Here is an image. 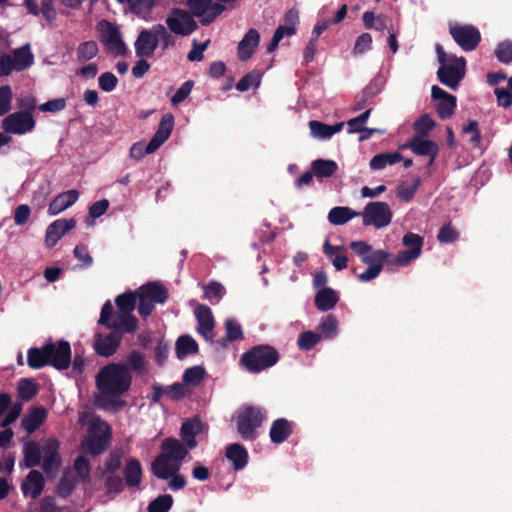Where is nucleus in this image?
Here are the masks:
<instances>
[{
  "label": "nucleus",
  "mask_w": 512,
  "mask_h": 512,
  "mask_svg": "<svg viewBox=\"0 0 512 512\" xmlns=\"http://www.w3.org/2000/svg\"><path fill=\"white\" fill-rule=\"evenodd\" d=\"M131 384L132 375L124 365L110 363L102 367L96 375V387L100 392L98 405L107 411L122 410L127 403L120 397L130 390Z\"/></svg>",
  "instance_id": "obj_1"
},
{
  "label": "nucleus",
  "mask_w": 512,
  "mask_h": 512,
  "mask_svg": "<svg viewBox=\"0 0 512 512\" xmlns=\"http://www.w3.org/2000/svg\"><path fill=\"white\" fill-rule=\"evenodd\" d=\"M435 50L440 64L437 70L439 82L456 90L466 74V59L462 56L447 54L440 44H436Z\"/></svg>",
  "instance_id": "obj_2"
},
{
  "label": "nucleus",
  "mask_w": 512,
  "mask_h": 512,
  "mask_svg": "<svg viewBox=\"0 0 512 512\" xmlns=\"http://www.w3.org/2000/svg\"><path fill=\"white\" fill-rule=\"evenodd\" d=\"M280 354L268 344H259L250 348L240 357L241 366L251 374H258L278 363Z\"/></svg>",
  "instance_id": "obj_3"
},
{
  "label": "nucleus",
  "mask_w": 512,
  "mask_h": 512,
  "mask_svg": "<svg viewBox=\"0 0 512 512\" xmlns=\"http://www.w3.org/2000/svg\"><path fill=\"white\" fill-rule=\"evenodd\" d=\"M174 127V116L167 113L162 116L157 131L148 144L143 142L134 143L129 151L131 158L141 160L146 154L154 153L170 137Z\"/></svg>",
  "instance_id": "obj_4"
},
{
  "label": "nucleus",
  "mask_w": 512,
  "mask_h": 512,
  "mask_svg": "<svg viewBox=\"0 0 512 512\" xmlns=\"http://www.w3.org/2000/svg\"><path fill=\"white\" fill-rule=\"evenodd\" d=\"M266 410L258 406H245L237 415V431L245 441H253L257 438V430L266 420Z\"/></svg>",
  "instance_id": "obj_5"
},
{
  "label": "nucleus",
  "mask_w": 512,
  "mask_h": 512,
  "mask_svg": "<svg viewBox=\"0 0 512 512\" xmlns=\"http://www.w3.org/2000/svg\"><path fill=\"white\" fill-rule=\"evenodd\" d=\"M99 324L111 329L115 333L123 334L134 333L138 329V320L132 314L124 312H113V306L110 301H106L101 309Z\"/></svg>",
  "instance_id": "obj_6"
},
{
  "label": "nucleus",
  "mask_w": 512,
  "mask_h": 512,
  "mask_svg": "<svg viewBox=\"0 0 512 512\" xmlns=\"http://www.w3.org/2000/svg\"><path fill=\"white\" fill-rule=\"evenodd\" d=\"M110 440L111 427L109 424L100 418L93 419L84 444L89 453L94 457L101 455L108 448Z\"/></svg>",
  "instance_id": "obj_7"
},
{
  "label": "nucleus",
  "mask_w": 512,
  "mask_h": 512,
  "mask_svg": "<svg viewBox=\"0 0 512 512\" xmlns=\"http://www.w3.org/2000/svg\"><path fill=\"white\" fill-rule=\"evenodd\" d=\"M34 63V55L31 52L30 45L25 44L13 50L12 55L4 54L0 57L1 74L9 76L13 70L17 72L24 71Z\"/></svg>",
  "instance_id": "obj_8"
},
{
  "label": "nucleus",
  "mask_w": 512,
  "mask_h": 512,
  "mask_svg": "<svg viewBox=\"0 0 512 512\" xmlns=\"http://www.w3.org/2000/svg\"><path fill=\"white\" fill-rule=\"evenodd\" d=\"M449 34L455 43L465 52L474 51L481 42L479 30L470 24H449Z\"/></svg>",
  "instance_id": "obj_9"
},
{
  "label": "nucleus",
  "mask_w": 512,
  "mask_h": 512,
  "mask_svg": "<svg viewBox=\"0 0 512 512\" xmlns=\"http://www.w3.org/2000/svg\"><path fill=\"white\" fill-rule=\"evenodd\" d=\"M360 215L364 226H374L378 229L388 226L393 217L390 206L381 201L369 202Z\"/></svg>",
  "instance_id": "obj_10"
},
{
  "label": "nucleus",
  "mask_w": 512,
  "mask_h": 512,
  "mask_svg": "<svg viewBox=\"0 0 512 512\" xmlns=\"http://www.w3.org/2000/svg\"><path fill=\"white\" fill-rule=\"evenodd\" d=\"M46 345V354L48 363L53 368L62 371L71 365V346L66 340H59L56 343L48 342Z\"/></svg>",
  "instance_id": "obj_11"
},
{
  "label": "nucleus",
  "mask_w": 512,
  "mask_h": 512,
  "mask_svg": "<svg viewBox=\"0 0 512 512\" xmlns=\"http://www.w3.org/2000/svg\"><path fill=\"white\" fill-rule=\"evenodd\" d=\"M166 25L170 32L181 36H188L193 33L198 24L193 16L186 10L174 8L166 18Z\"/></svg>",
  "instance_id": "obj_12"
},
{
  "label": "nucleus",
  "mask_w": 512,
  "mask_h": 512,
  "mask_svg": "<svg viewBox=\"0 0 512 512\" xmlns=\"http://www.w3.org/2000/svg\"><path fill=\"white\" fill-rule=\"evenodd\" d=\"M402 243L406 249L397 254L395 264L404 267L420 257L424 238L419 234L408 232L403 236Z\"/></svg>",
  "instance_id": "obj_13"
},
{
  "label": "nucleus",
  "mask_w": 512,
  "mask_h": 512,
  "mask_svg": "<svg viewBox=\"0 0 512 512\" xmlns=\"http://www.w3.org/2000/svg\"><path fill=\"white\" fill-rule=\"evenodd\" d=\"M35 127V120L29 111H18L9 114L2 121V129L6 133L22 135Z\"/></svg>",
  "instance_id": "obj_14"
},
{
  "label": "nucleus",
  "mask_w": 512,
  "mask_h": 512,
  "mask_svg": "<svg viewBox=\"0 0 512 512\" xmlns=\"http://www.w3.org/2000/svg\"><path fill=\"white\" fill-rule=\"evenodd\" d=\"M391 254L383 249L373 250L368 254L363 263L367 264V269L357 276L360 282H370L378 277L383 269L384 263L390 258Z\"/></svg>",
  "instance_id": "obj_15"
},
{
  "label": "nucleus",
  "mask_w": 512,
  "mask_h": 512,
  "mask_svg": "<svg viewBox=\"0 0 512 512\" xmlns=\"http://www.w3.org/2000/svg\"><path fill=\"white\" fill-rule=\"evenodd\" d=\"M101 35L100 41L108 50L115 52L117 55H123L126 52V45L122 40L118 27L107 20L100 23Z\"/></svg>",
  "instance_id": "obj_16"
},
{
  "label": "nucleus",
  "mask_w": 512,
  "mask_h": 512,
  "mask_svg": "<svg viewBox=\"0 0 512 512\" xmlns=\"http://www.w3.org/2000/svg\"><path fill=\"white\" fill-rule=\"evenodd\" d=\"M431 96L436 100L435 109L442 120L449 119L455 112L457 99L437 85L432 86Z\"/></svg>",
  "instance_id": "obj_17"
},
{
  "label": "nucleus",
  "mask_w": 512,
  "mask_h": 512,
  "mask_svg": "<svg viewBox=\"0 0 512 512\" xmlns=\"http://www.w3.org/2000/svg\"><path fill=\"white\" fill-rule=\"evenodd\" d=\"M157 47L158 37L154 31V26L151 29H143L139 32L134 43L135 54L137 57L151 58Z\"/></svg>",
  "instance_id": "obj_18"
},
{
  "label": "nucleus",
  "mask_w": 512,
  "mask_h": 512,
  "mask_svg": "<svg viewBox=\"0 0 512 512\" xmlns=\"http://www.w3.org/2000/svg\"><path fill=\"white\" fill-rule=\"evenodd\" d=\"M121 340L120 333L114 331L108 334L97 333L94 339V350L99 356L110 357L116 353Z\"/></svg>",
  "instance_id": "obj_19"
},
{
  "label": "nucleus",
  "mask_w": 512,
  "mask_h": 512,
  "mask_svg": "<svg viewBox=\"0 0 512 512\" xmlns=\"http://www.w3.org/2000/svg\"><path fill=\"white\" fill-rule=\"evenodd\" d=\"M405 147L409 148L416 155L428 156L429 166L434 164L439 153V147L434 141L419 136H413Z\"/></svg>",
  "instance_id": "obj_20"
},
{
  "label": "nucleus",
  "mask_w": 512,
  "mask_h": 512,
  "mask_svg": "<svg viewBox=\"0 0 512 512\" xmlns=\"http://www.w3.org/2000/svg\"><path fill=\"white\" fill-rule=\"evenodd\" d=\"M76 226L75 219H57L46 229L45 245L47 248L54 247L66 232Z\"/></svg>",
  "instance_id": "obj_21"
},
{
  "label": "nucleus",
  "mask_w": 512,
  "mask_h": 512,
  "mask_svg": "<svg viewBox=\"0 0 512 512\" xmlns=\"http://www.w3.org/2000/svg\"><path fill=\"white\" fill-rule=\"evenodd\" d=\"M194 313L198 322L197 332L206 340H211L215 326L211 309L205 304H199Z\"/></svg>",
  "instance_id": "obj_22"
},
{
  "label": "nucleus",
  "mask_w": 512,
  "mask_h": 512,
  "mask_svg": "<svg viewBox=\"0 0 512 512\" xmlns=\"http://www.w3.org/2000/svg\"><path fill=\"white\" fill-rule=\"evenodd\" d=\"M161 448L162 455L174 462L179 463L180 465L187 456L189 450H191L184 442H181L174 437L165 438L162 441Z\"/></svg>",
  "instance_id": "obj_23"
},
{
  "label": "nucleus",
  "mask_w": 512,
  "mask_h": 512,
  "mask_svg": "<svg viewBox=\"0 0 512 512\" xmlns=\"http://www.w3.org/2000/svg\"><path fill=\"white\" fill-rule=\"evenodd\" d=\"M296 424L286 418H278L271 424L269 430L270 441L273 444H281L292 435Z\"/></svg>",
  "instance_id": "obj_24"
},
{
  "label": "nucleus",
  "mask_w": 512,
  "mask_h": 512,
  "mask_svg": "<svg viewBox=\"0 0 512 512\" xmlns=\"http://www.w3.org/2000/svg\"><path fill=\"white\" fill-rule=\"evenodd\" d=\"M180 464L170 460L162 454H159L151 463V471L155 477L162 480L170 479V477L179 472Z\"/></svg>",
  "instance_id": "obj_25"
},
{
  "label": "nucleus",
  "mask_w": 512,
  "mask_h": 512,
  "mask_svg": "<svg viewBox=\"0 0 512 512\" xmlns=\"http://www.w3.org/2000/svg\"><path fill=\"white\" fill-rule=\"evenodd\" d=\"M259 43H260L259 32L254 28L249 29L238 44V48H237L238 58L241 61L249 60L253 56Z\"/></svg>",
  "instance_id": "obj_26"
},
{
  "label": "nucleus",
  "mask_w": 512,
  "mask_h": 512,
  "mask_svg": "<svg viewBox=\"0 0 512 512\" xmlns=\"http://www.w3.org/2000/svg\"><path fill=\"white\" fill-rule=\"evenodd\" d=\"M200 433H202V422L197 417L187 419L181 425V439L190 449L197 446L196 436Z\"/></svg>",
  "instance_id": "obj_27"
},
{
  "label": "nucleus",
  "mask_w": 512,
  "mask_h": 512,
  "mask_svg": "<svg viewBox=\"0 0 512 512\" xmlns=\"http://www.w3.org/2000/svg\"><path fill=\"white\" fill-rule=\"evenodd\" d=\"M45 485L43 475L37 470H31L25 482L21 485V490L25 496H30L32 499H36L41 495Z\"/></svg>",
  "instance_id": "obj_28"
},
{
  "label": "nucleus",
  "mask_w": 512,
  "mask_h": 512,
  "mask_svg": "<svg viewBox=\"0 0 512 512\" xmlns=\"http://www.w3.org/2000/svg\"><path fill=\"white\" fill-rule=\"evenodd\" d=\"M79 197V193L75 189H71L57 195L49 204L48 213L50 215H57L65 209L72 206Z\"/></svg>",
  "instance_id": "obj_29"
},
{
  "label": "nucleus",
  "mask_w": 512,
  "mask_h": 512,
  "mask_svg": "<svg viewBox=\"0 0 512 512\" xmlns=\"http://www.w3.org/2000/svg\"><path fill=\"white\" fill-rule=\"evenodd\" d=\"M118 364L124 365V368H126L130 375L135 373L139 376H142L147 371V361L145 359V355L139 350H132L126 356L125 361Z\"/></svg>",
  "instance_id": "obj_30"
},
{
  "label": "nucleus",
  "mask_w": 512,
  "mask_h": 512,
  "mask_svg": "<svg viewBox=\"0 0 512 512\" xmlns=\"http://www.w3.org/2000/svg\"><path fill=\"white\" fill-rule=\"evenodd\" d=\"M225 456L232 463L235 470L243 469L249 458L246 448L239 443L229 444L226 447Z\"/></svg>",
  "instance_id": "obj_31"
},
{
  "label": "nucleus",
  "mask_w": 512,
  "mask_h": 512,
  "mask_svg": "<svg viewBox=\"0 0 512 512\" xmlns=\"http://www.w3.org/2000/svg\"><path fill=\"white\" fill-rule=\"evenodd\" d=\"M46 417L47 410L44 407H35L22 418L21 426L27 433L31 434L42 425Z\"/></svg>",
  "instance_id": "obj_32"
},
{
  "label": "nucleus",
  "mask_w": 512,
  "mask_h": 512,
  "mask_svg": "<svg viewBox=\"0 0 512 512\" xmlns=\"http://www.w3.org/2000/svg\"><path fill=\"white\" fill-rule=\"evenodd\" d=\"M338 301V294L330 287L320 289L314 298L315 306L322 312L333 309L337 305Z\"/></svg>",
  "instance_id": "obj_33"
},
{
  "label": "nucleus",
  "mask_w": 512,
  "mask_h": 512,
  "mask_svg": "<svg viewBox=\"0 0 512 512\" xmlns=\"http://www.w3.org/2000/svg\"><path fill=\"white\" fill-rule=\"evenodd\" d=\"M346 251L345 246H333L329 240H326L323 245L324 254L331 259L333 266L336 270L340 271L348 266L347 256L341 254Z\"/></svg>",
  "instance_id": "obj_34"
},
{
  "label": "nucleus",
  "mask_w": 512,
  "mask_h": 512,
  "mask_svg": "<svg viewBox=\"0 0 512 512\" xmlns=\"http://www.w3.org/2000/svg\"><path fill=\"white\" fill-rule=\"evenodd\" d=\"M138 291L154 303L164 304L168 299V290L158 282L147 283L141 286Z\"/></svg>",
  "instance_id": "obj_35"
},
{
  "label": "nucleus",
  "mask_w": 512,
  "mask_h": 512,
  "mask_svg": "<svg viewBox=\"0 0 512 512\" xmlns=\"http://www.w3.org/2000/svg\"><path fill=\"white\" fill-rule=\"evenodd\" d=\"M125 484L128 487H138L142 480V466L138 459H129L123 469Z\"/></svg>",
  "instance_id": "obj_36"
},
{
  "label": "nucleus",
  "mask_w": 512,
  "mask_h": 512,
  "mask_svg": "<svg viewBox=\"0 0 512 512\" xmlns=\"http://www.w3.org/2000/svg\"><path fill=\"white\" fill-rule=\"evenodd\" d=\"M344 126L343 122L336 123L334 125H328L326 123L312 120L309 122V128L311 130V134L319 139H329L334 134L340 132Z\"/></svg>",
  "instance_id": "obj_37"
},
{
  "label": "nucleus",
  "mask_w": 512,
  "mask_h": 512,
  "mask_svg": "<svg viewBox=\"0 0 512 512\" xmlns=\"http://www.w3.org/2000/svg\"><path fill=\"white\" fill-rule=\"evenodd\" d=\"M311 169L319 180L332 177L338 170V164L330 159H316L311 163Z\"/></svg>",
  "instance_id": "obj_38"
},
{
  "label": "nucleus",
  "mask_w": 512,
  "mask_h": 512,
  "mask_svg": "<svg viewBox=\"0 0 512 512\" xmlns=\"http://www.w3.org/2000/svg\"><path fill=\"white\" fill-rule=\"evenodd\" d=\"M359 215L360 212H356L350 207L336 206L329 211L328 220L331 224L340 226Z\"/></svg>",
  "instance_id": "obj_39"
},
{
  "label": "nucleus",
  "mask_w": 512,
  "mask_h": 512,
  "mask_svg": "<svg viewBox=\"0 0 512 512\" xmlns=\"http://www.w3.org/2000/svg\"><path fill=\"white\" fill-rule=\"evenodd\" d=\"M199 350L198 343L190 335H181L175 343V352L178 359L182 360L188 355L196 354Z\"/></svg>",
  "instance_id": "obj_40"
},
{
  "label": "nucleus",
  "mask_w": 512,
  "mask_h": 512,
  "mask_svg": "<svg viewBox=\"0 0 512 512\" xmlns=\"http://www.w3.org/2000/svg\"><path fill=\"white\" fill-rule=\"evenodd\" d=\"M403 159L399 152H383L376 154L370 160V168L372 170L384 169L387 165H394Z\"/></svg>",
  "instance_id": "obj_41"
},
{
  "label": "nucleus",
  "mask_w": 512,
  "mask_h": 512,
  "mask_svg": "<svg viewBox=\"0 0 512 512\" xmlns=\"http://www.w3.org/2000/svg\"><path fill=\"white\" fill-rule=\"evenodd\" d=\"M124 3L129 6L133 14L142 19H147L156 6L155 0H124Z\"/></svg>",
  "instance_id": "obj_42"
},
{
  "label": "nucleus",
  "mask_w": 512,
  "mask_h": 512,
  "mask_svg": "<svg viewBox=\"0 0 512 512\" xmlns=\"http://www.w3.org/2000/svg\"><path fill=\"white\" fill-rule=\"evenodd\" d=\"M48 357L46 354V345L42 348L32 347L27 352V363L32 369H41L47 365Z\"/></svg>",
  "instance_id": "obj_43"
},
{
  "label": "nucleus",
  "mask_w": 512,
  "mask_h": 512,
  "mask_svg": "<svg viewBox=\"0 0 512 512\" xmlns=\"http://www.w3.org/2000/svg\"><path fill=\"white\" fill-rule=\"evenodd\" d=\"M24 464L27 468H33L41 462L40 446L35 441H29L24 445Z\"/></svg>",
  "instance_id": "obj_44"
},
{
  "label": "nucleus",
  "mask_w": 512,
  "mask_h": 512,
  "mask_svg": "<svg viewBox=\"0 0 512 512\" xmlns=\"http://www.w3.org/2000/svg\"><path fill=\"white\" fill-rule=\"evenodd\" d=\"M99 52L96 41L90 40L79 44L76 50L77 61L85 63L97 56Z\"/></svg>",
  "instance_id": "obj_45"
},
{
  "label": "nucleus",
  "mask_w": 512,
  "mask_h": 512,
  "mask_svg": "<svg viewBox=\"0 0 512 512\" xmlns=\"http://www.w3.org/2000/svg\"><path fill=\"white\" fill-rule=\"evenodd\" d=\"M362 20L366 29L383 31L387 28V16L384 14L375 15L372 11L363 13Z\"/></svg>",
  "instance_id": "obj_46"
},
{
  "label": "nucleus",
  "mask_w": 512,
  "mask_h": 512,
  "mask_svg": "<svg viewBox=\"0 0 512 512\" xmlns=\"http://www.w3.org/2000/svg\"><path fill=\"white\" fill-rule=\"evenodd\" d=\"M435 127V120L429 114H423L413 123V129L416 133L414 136L427 137Z\"/></svg>",
  "instance_id": "obj_47"
},
{
  "label": "nucleus",
  "mask_w": 512,
  "mask_h": 512,
  "mask_svg": "<svg viewBox=\"0 0 512 512\" xmlns=\"http://www.w3.org/2000/svg\"><path fill=\"white\" fill-rule=\"evenodd\" d=\"M206 375V371L201 366H193L185 370L182 376L183 384L196 387L201 384Z\"/></svg>",
  "instance_id": "obj_48"
},
{
  "label": "nucleus",
  "mask_w": 512,
  "mask_h": 512,
  "mask_svg": "<svg viewBox=\"0 0 512 512\" xmlns=\"http://www.w3.org/2000/svg\"><path fill=\"white\" fill-rule=\"evenodd\" d=\"M137 293L125 292L116 297L115 303L119 311L132 314L136 307Z\"/></svg>",
  "instance_id": "obj_49"
},
{
  "label": "nucleus",
  "mask_w": 512,
  "mask_h": 512,
  "mask_svg": "<svg viewBox=\"0 0 512 512\" xmlns=\"http://www.w3.org/2000/svg\"><path fill=\"white\" fill-rule=\"evenodd\" d=\"M204 298L211 304H217L222 299L225 289L223 285L217 281H210L203 287Z\"/></svg>",
  "instance_id": "obj_50"
},
{
  "label": "nucleus",
  "mask_w": 512,
  "mask_h": 512,
  "mask_svg": "<svg viewBox=\"0 0 512 512\" xmlns=\"http://www.w3.org/2000/svg\"><path fill=\"white\" fill-rule=\"evenodd\" d=\"M17 392L22 401H29L38 393V387L32 379L23 378L19 381Z\"/></svg>",
  "instance_id": "obj_51"
},
{
  "label": "nucleus",
  "mask_w": 512,
  "mask_h": 512,
  "mask_svg": "<svg viewBox=\"0 0 512 512\" xmlns=\"http://www.w3.org/2000/svg\"><path fill=\"white\" fill-rule=\"evenodd\" d=\"M261 73L258 71H251L244 75L236 84V89L240 92H245L251 87L258 88L261 83Z\"/></svg>",
  "instance_id": "obj_52"
},
{
  "label": "nucleus",
  "mask_w": 512,
  "mask_h": 512,
  "mask_svg": "<svg viewBox=\"0 0 512 512\" xmlns=\"http://www.w3.org/2000/svg\"><path fill=\"white\" fill-rule=\"evenodd\" d=\"M321 340V335L313 331L302 332L297 340L298 347L301 350L309 351L313 349Z\"/></svg>",
  "instance_id": "obj_53"
},
{
  "label": "nucleus",
  "mask_w": 512,
  "mask_h": 512,
  "mask_svg": "<svg viewBox=\"0 0 512 512\" xmlns=\"http://www.w3.org/2000/svg\"><path fill=\"white\" fill-rule=\"evenodd\" d=\"M285 25H280L277 28H282L287 36L296 34V25L299 23V12L292 8L289 9L284 15Z\"/></svg>",
  "instance_id": "obj_54"
},
{
  "label": "nucleus",
  "mask_w": 512,
  "mask_h": 512,
  "mask_svg": "<svg viewBox=\"0 0 512 512\" xmlns=\"http://www.w3.org/2000/svg\"><path fill=\"white\" fill-rule=\"evenodd\" d=\"M173 505V497L164 494L156 497L148 505V512H168Z\"/></svg>",
  "instance_id": "obj_55"
},
{
  "label": "nucleus",
  "mask_w": 512,
  "mask_h": 512,
  "mask_svg": "<svg viewBox=\"0 0 512 512\" xmlns=\"http://www.w3.org/2000/svg\"><path fill=\"white\" fill-rule=\"evenodd\" d=\"M225 330H226V339L229 342L239 341L242 340L243 330L241 325L234 319L228 318L225 320Z\"/></svg>",
  "instance_id": "obj_56"
},
{
  "label": "nucleus",
  "mask_w": 512,
  "mask_h": 512,
  "mask_svg": "<svg viewBox=\"0 0 512 512\" xmlns=\"http://www.w3.org/2000/svg\"><path fill=\"white\" fill-rule=\"evenodd\" d=\"M154 31L158 37V45L161 44L163 51L175 45V37L162 24L154 25Z\"/></svg>",
  "instance_id": "obj_57"
},
{
  "label": "nucleus",
  "mask_w": 512,
  "mask_h": 512,
  "mask_svg": "<svg viewBox=\"0 0 512 512\" xmlns=\"http://www.w3.org/2000/svg\"><path fill=\"white\" fill-rule=\"evenodd\" d=\"M338 321L332 314L326 315L319 324L320 332L326 338H333L337 334Z\"/></svg>",
  "instance_id": "obj_58"
},
{
  "label": "nucleus",
  "mask_w": 512,
  "mask_h": 512,
  "mask_svg": "<svg viewBox=\"0 0 512 512\" xmlns=\"http://www.w3.org/2000/svg\"><path fill=\"white\" fill-rule=\"evenodd\" d=\"M495 57L503 64H510L512 62V41L506 40L500 42L495 51Z\"/></svg>",
  "instance_id": "obj_59"
},
{
  "label": "nucleus",
  "mask_w": 512,
  "mask_h": 512,
  "mask_svg": "<svg viewBox=\"0 0 512 512\" xmlns=\"http://www.w3.org/2000/svg\"><path fill=\"white\" fill-rule=\"evenodd\" d=\"M187 6L193 17L203 18L209 11L211 0H187Z\"/></svg>",
  "instance_id": "obj_60"
},
{
  "label": "nucleus",
  "mask_w": 512,
  "mask_h": 512,
  "mask_svg": "<svg viewBox=\"0 0 512 512\" xmlns=\"http://www.w3.org/2000/svg\"><path fill=\"white\" fill-rule=\"evenodd\" d=\"M462 132L464 134H471L469 142L472 147L476 148L480 146L482 136L479 129V124L476 120H469L468 123L463 127Z\"/></svg>",
  "instance_id": "obj_61"
},
{
  "label": "nucleus",
  "mask_w": 512,
  "mask_h": 512,
  "mask_svg": "<svg viewBox=\"0 0 512 512\" xmlns=\"http://www.w3.org/2000/svg\"><path fill=\"white\" fill-rule=\"evenodd\" d=\"M73 254L74 257L81 262L80 268H88L93 264V258L85 245H76Z\"/></svg>",
  "instance_id": "obj_62"
},
{
  "label": "nucleus",
  "mask_w": 512,
  "mask_h": 512,
  "mask_svg": "<svg viewBox=\"0 0 512 512\" xmlns=\"http://www.w3.org/2000/svg\"><path fill=\"white\" fill-rule=\"evenodd\" d=\"M458 238L459 232L452 227L451 223L442 226L437 235L440 243H453Z\"/></svg>",
  "instance_id": "obj_63"
},
{
  "label": "nucleus",
  "mask_w": 512,
  "mask_h": 512,
  "mask_svg": "<svg viewBox=\"0 0 512 512\" xmlns=\"http://www.w3.org/2000/svg\"><path fill=\"white\" fill-rule=\"evenodd\" d=\"M118 84V78L112 72H104L98 78L99 88L104 92L113 91Z\"/></svg>",
  "instance_id": "obj_64"
}]
</instances>
